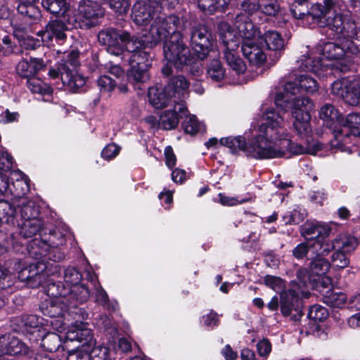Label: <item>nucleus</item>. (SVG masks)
Instances as JSON below:
<instances>
[{"mask_svg":"<svg viewBox=\"0 0 360 360\" xmlns=\"http://www.w3.org/2000/svg\"><path fill=\"white\" fill-rule=\"evenodd\" d=\"M161 7L167 5V0H140L133 6L131 18L138 25H146L156 16V10L153 4Z\"/></svg>","mask_w":360,"mask_h":360,"instance_id":"2eb2a0df","label":"nucleus"},{"mask_svg":"<svg viewBox=\"0 0 360 360\" xmlns=\"http://www.w3.org/2000/svg\"><path fill=\"white\" fill-rule=\"evenodd\" d=\"M180 20L176 15L156 16L152 21L150 29L140 39L146 46L153 48L165 39L169 34H176L179 32Z\"/></svg>","mask_w":360,"mask_h":360,"instance_id":"423d86ee","label":"nucleus"},{"mask_svg":"<svg viewBox=\"0 0 360 360\" xmlns=\"http://www.w3.org/2000/svg\"><path fill=\"white\" fill-rule=\"evenodd\" d=\"M283 219L285 224H296L304 219V214L300 211L294 210L292 212H286L283 215Z\"/></svg>","mask_w":360,"mask_h":360,"instance_id":"0e129e2a","label":"nucleus"},{"mask_svg":"<svg viewBox=\"0 0 360 360\" xmlns=\"http://www.w3.org/2000/svg\"><path fill=\"white\" fill-rule=\"evenodd\" d=\"M164 56L168 63L176 69L197 64V59L191 56L190 50L184 44L179 32L171 36V39L165 43Z\"/></svg>","mask_w":360,"mask_h":360,"instance_id":"9d476101","label":"nucleus"},{"mask_svg":"<svg viewBox=\"0 0 360 360\" xmlns=\"http://www.w3.org/2000/svg\"><path fill=\"white\" fill-rule=\"evenodd\" d=\"M73 28L65 19H56L49 22L44 30L37 34L41 38V41L46 45H50L55 39L56 41H64L66 37V32Z\"/></svg>","mask_w":360,"mask_h":360,"instance_id":"dca6fc26","label":"nucleus"},{"mask_svg":"<svg viewBox=\"0 0 360 360\" xmlns=\"http://www.w3.org/2000/svg\"><path fill=\"white\" fill-rule=\"evenodd\" d=\"M64 280L72 292H79L77 299L83 302L89 297V291L84 285H79L81 280L80 274L74 268H68L65 270Z\"/></svg>","mask_w":360,"mask_h":360,"instance_id":"4be33fe9","label":"nucleus"},{"mask_svg":"<svg viewBox=\"0 0 360 360\" xmlns=\"http://www.w3.org/2000/svg\"><path fill=\"white\" fill-rule=\"evenodd\" d=\"M339 129L343 130L342 137L339 138V142L342 145V150H340L350 153L351 150L345 146V142L348 139L349 133L355 136H360V114H349L345 119L343 118Z\"/></svg>","mask_w":360,"mask_h":360,"instance_id":"412c9836","label":"nucleus"},{"mask_svg":"<svg viewBox=\"0 0 360 360\" xmlns=\"http://www.w3.org/2000/svg\"><path fill=\"white\" fill-rule=\"evenodd\" d=\"M349 264V259L347 257V254L335 250L331 257L330 266L335 269H344L348 266Z\"/></svg>","mask_w":360,"mask_h":360,"instance_id":"6e6d98bb","label":"nucleus"},{"mask_svg":"<svg viewBox=\"0 0 360 360\" xmlns=\"http://www.w3.org/2000/svg\"><path fill=\"white\" fill-rule=\"evenodd\" d=\"M262 123L257 127V134L246 143L243 136L227 137L220 140V144L229 148L232 152L237 150L244 151L247 155L256 159L264 160L266 158L278 156L280 150L275 148L276 135L279 134L276 127H266V122L261 119Z\"/></svg>","mask_w":360,"mask_h":360,"instance_id":"7ed1b4c3","label":"nucleus"},{"mask_svg":"<svg viewBox=\"0 0 360 360\" xmlns=\"http://www.w3.org/2000/svg\"><path fill=\"white\" fill-rule=\"evenodd\" d=\"M27 88L32 92L42 96H49L53 92L52 87L39 78L32 77L27 82Z\"/></svg>","mask_w":360,"mask_h":360,"instance_id":"79ce46f5","label":"nucleus"},{"mask_svg":"<svg viewBox=\"0 0 360 360\" xmlns=\"http://www.w3.org/2000/svg\"><path fill=\"white\" fill-rule=\"evenodd\" d=\"M241 49L244 56L252 65L261 66L266 62V55L257 44V40L242 42Z\"/></svg>","mask_w":360,"mask_h":360,"instance_id":"b1692460","label":"nucleus"},{"mask_svg":"<svg viewBox=\"0 0 360 360\" xmlns=\"http://www.w3.org/2000/svg\"><path fill=\"white\" fill-rule=\"evenodd\" d=\"M44 66L41 59L30 58V60H22L17 65L16 70L18 75L22 77H30L36 75Z\"/></svg>","mask_w":360,"mask_h":360,"instance_id":"2f4dec72","label":"nucleus"},{"mask_svg":"<svg viewBox=\"0 0 360 360\" xmlns=\"http://www.w3.org/2000/svg\"><path fill=\"white\" fill-rule=\"evenodd\" d=\"M309 245L310 243L308 242H307V243L299 244L293 250V255L297 259H302L307 255V252L310 251L313 252V250Z\"/></svg>","mask_w":360,"mask_h":360,"instance_id":"774afa93","label":"nucleus"},{"mask_svg":"<svg viewBox=\"0 0 360 360\" xmlns=\"http://www.w3.org/2000/svg\"><path fill=\"white\" fill-rule=\"evenodd\" d=\"M13 166V158L4 151L0 152V195H7L9 182L8 177L5 173Z\"/></svg>","mask_w":360,"mask_h":360,"instance_id":"7c9ffc66","label":"nucleus"},{"mask_svg":"<svg viewBox=\"0 0 360 360\" xmlns=\"http://www.w3.org/2000/svg\"><path fill=\"white\" fill-rule=\"evenodd\" d=\"M345 92L344 100L351 105H357L360 103V79H352L349 89Z\"/></svg>","mask_w":360,"mask_h":360,"instance_id":"a19ab883","label":"nucleus"},{"mask_svg":"<svg viewBox=\"0 0 360 360\" xmlns=\"http://www.w3.org/2000/svg\"><path fill=\"white\" fill-rule=\"evenodd\" d=\"M120 148L115 143L107 145L102 150L101 155L103 158L110 160L115 158L120 153Z\"/></svg>","mask_w":360,"mask_h":360,"instance_id":"69168bd1","label":"nucleus"},{"mask_svg":"<svg viewBox=\"0 0 360 360\" xmlns=\"http://www.w3.org/2000/svg\"><path fill=\"white\" fill-rule=\"evenodd\" d=\"M14 47L11 37L0 32V68L2 66V58L11 54L14 51Z\"/></svg>","mask_w":360,"mask_h":360,"instance_id":"de8ad7c7","label":"nucleus"},{"mask_svg":"<svg viewBox=\"0 0 360 360\" xmlns=\"http://www.w3.org/2000/svg\"><path fill=\"white\" fill-rule=\"evenodd\" d=\"M77 341L79 342L89 343L92 341L96 342L92 338L91 330L88 328L87 323L82 321H75L68 326L65 333L63 349H68V342Z\"/></svg>","mask_w":360,"mask_h":360,"instance_id":"aec40b11","label":"nucleus"},{"mask_svg":"<svg viewBox=\"0 0 360 360\" xmlns=\"http://www.w3.org/2000/svg\"><path fill=\"white\" fill-rule=\"evenodd\" d=\"M47 275L46 272H40L36 273L34 275L28 276L27 278L30 280L33 287H37L44 283L49 284L48 294L54 297V299L47 301L46 304H43L41 306V309L45 315L50 317H58L63 315V311L66 309L64 297L68 293L65 290L54 292L53 288L56 287V285L51 283V280L47 279Z\"/></svg>","mask_w":360,"mask_h":360,"instance_id":"6e6552de","label":"nucleus"},{"mask_svg":"<svg viewBox=\"0 0 360 360\" xmlns=\"http://www.w3.org/2000/svg\"><path fill=\"white\" fill-rule=\"evenodd\" d=\"M103 16L101 6L91 0H82L78 6V13H72L66 21L72 27L89 28L96 25L98 18Z\"/></svg>","mask_w":360,"mask_h":360,"instance_id":"9b49d317","label":"nucleus"},{"mask_svg":"<svg viewBox=\"0 0 360 360\" xmlns=\"http://www.w3.org/2000/svg\"><path fill=\"white\" fill-rule=\"evenodd\" d=\"M300 295L307 296L304 290H289L281 293V311L283 316H289L298 301Z\"/></svg>","mask_w":360,"mask_h":360,"instance_id":"c756f323","label":"nucleus"},{"mask_svg":"<svg viewBox=\"0 0 360 360\" xmlns=\"http://www.w3.org/2000/svg\"><path fill=\"white\" fill-rule=\"evenodd\" d=\"M207 73L208 77L215 82H219L225 77V70L218 60H214L209 65Z\"/></svg>","mask_w":360,"mask_h":360,"instance_id":"8fccbe9b","label":"nucleus"},{"mask_svg":"<svg viewBox=\"0 0 360 360\" xmlns=\"http://www.w3.org/2000/svg\"><path fill=\"white\" fill-rule=\"evenodd\" d=\"M14 36L18 39L20 46L25 49H34L39 46V41L25 34L20 30L14 31Z\"/></svg>","mask_w":360,"mask_h":360,"instance_id":"3c124183","label":"nucleus"},{"mask_svg":"<svg viewBox=\"0 0 360 360\" xmlns=\"http://www.w3.org/2000/svg\"><path fill=\"white\" fill-rule=\"evenodd\" d=\"M326 7H327L326 6ZM326 9L324 7L319 4H314L311 7L310 11L308 13L301 12L295 7L292 10V13L295 18L306 20L307 22H310L312 20L314 23H316L320 27H325L327 16H326Z\"/></svg>","mask_w":360,"mask_h":360,"instance_id":"5701e85b","label":"nucleus"},{"mask_svg":"<svg viewBox=\"0 0 360 360\" xmlns=\"http://www.w3.org/2000/svg\"><path fill=\"white\" fill-rule=\"evenodd\" d=\"M12 184H9L6 195L13 196V204L21 201H26V193L30 190L28 177L20 170H14L11 172Z\"/></svg>","mask_w":360,"mask_h":360,"instance_id":"a211bd4d","label":"nucleus"},{"mask_svg":"<svg viewBox=\"0 0 360 360\" xmlns=\"http://www.w3.org/2000/svg\"><path fill=\"white\" fill-rule=\"evenodd\" d=\"M148 96L149 103L158 109L174 105V98L165 87L155 86L149 88Z\"/></svg>","mask_w":360,"mask_h":360,"instance_id":"a878e982","label":"nucleus"},{"mask_svg":"<svg viewBox=\"0 0 360 360\" xmlns=\"http://www.w3.org/2000/svg\"><path fill=\"white\" fill-rule=\"evenodd\" d=\"M96 342L92 341L89 343H83L80 347L75 350L68 349L67 360H90V353H96Z\"/></svg>","mask_w":360,"mask_h":360,"instance_id":"c9c22d12","label":"nucleus"},{"mask_svg":"<svg viewBox=\"0 0 360 360\" xmlns=\"http://www.w3.org/2000/svg\"><path fill=\"white\" fill-rule=\"evenodd\" d=\"M14 205L20 209V221L39 218V208L33 201L26 200Z\"/></svg>","mask_w":360,"mask_h":360,"instance_id":"4c0bfd02","label":"nucleus"},{"mask_svg":"<svg viewBox=\"0 0 360 360\" xmlns=\"http://www.w3.org/2000/svg\"><path fill=\"white\" fill-rule=\"evenodd\" d=\"M358 243V240L354 236L341 234L338 236L333 241H318L314 243L312 248L319 255H328L332 250H338L348 254L356 249Z\"/></svg>","mask_w":360,"mask_h":360,"instance_id":"f8f14e48","label":"nucleus"},{"mask_svg":"<svg viewBox=\"0 0 360 360\" xmlns=\"http://www.w3.org/2000/svg\"><path fill=\"white\" fill-rule=\"evenodd\" d=\"M134 51H127L125 56H129L130 69L128 77L136 82H146L148 79L147 71L150 66V55L143 49L148 47L137 37H133Z\"/></svg>","mask_w":360,"mask_h":360,"instance_id":"0eeeda50","label":"nucleus"},{"mask_svg":"<svg viewBox=\"0 0 360 360\" xmlns=\"http://www.w3.org/2000/svg\"><path fill=\"white\" fill-rule=\"evenodd\" d=\"M12 284V275L10 271L0 264V291L10 287Z\"/></svg>","mask_w":360,"mask_h":360,"instance_id":"e2e57ef3","label":"nucleus"},{"mask_svg":"<svg viewBox=\"0 0 360 360\" xmlns=\"http://www.w3.org/2000/svg\"><path fill=\"white\" fill-rule=\"evenodd\" d=\"M211 32L205 26H198L195 27L191 34V41L192 46L198 41H200L204 37H210Z\"/></svg>","mask_w":360,"mask_h":360,"instance_id":"bf43d9fd","label":"nucleus"},{"mask_svg":"<svg viewBox=\"0 0 360 360\" xmlns=\"http://www.w3.org/2000/svg\"><path fill=\"white\" fill-rule=\"evenodd\" d=\"M185 104L184 101L174 100L172 110H167L161 115L160 118V127L167 130L174 129L179 124V117L178 113H184Z\"/></svg>","mask_w":360,"mask_h":360,"instance_id":"393cba45","label":"nucleus"},{"mask_svg":"<svg viewBox=\"0 0 360 360\" xmlns=\"http://www.w3.org/2000/svg\"><path fill=\"white\" fill-rule=\"evenodd\" d=\"M262 40L269 50L275 52L276 57L278 59L285 46L284 40L280 34L276 31L269 30L264 33Z\"/></svg>","mask_w":360,"mask_h":360,"instance_id":"473e14b6","label":"nucleus"},{"mask_svg":"<svg viewBox=\"0 0 360 360\" xmlns=\"http://www.w3.org/2000/svg\"><path fill=\"white\" fill-rule=\"evenodd\" d=\"M259 11L267 15H274L279 10L276 0H259Z\"/></svg>","mask_w":360,"mask_h":360,"instance_id":"5fc2aeb1","label":"nucleus"},{"mask_svg":"<svg viewBox=\"0 0 360 360\" xmlns=\"http://www.w3.org/2000/svg\"><path fill=\"white\" fill-rule=\"evenodd\" d=\"M324 3L327 6L325 26L335 32L334 37L339 41L356 37L357 29L354 22L342 13L345 8L344 4L340 0H324Z\"/></svg>","mask_w":360,"mask_h":360,"instance_id":"20e7f679","label":"nucleus"},{"mask_svg":"<svg viewBox=\"0 0 360 360\" xmlns=\"http://www.w3.org/2000/svg\"><path fill=\"white\" fill-rule=\"evenodd\" d=\"M42 6L51 13L59 15L65 20L73 13L69 0H42Z\"/></svg>","mask_w":360,"mask_h":360,"instance_id":"c85d7f7f","label":"nucleus"},{"mask_svg":"<svg viewBox=\"0 0 360 360\" xmlns=\"http://www.w3.org/2000/svg\"><path fill=\"white\" fill-rule=\"evenodd\" d=\"M41 346L51 352H56L63 347L61 337L56 333H49L41 339Z\"/></svg>","mask_w":360,"mask_h":360,"instance_id":"37998d69","label":"nucleus"},{"mask_svg":"<svg viewBox=\"0 0 360 360\" xmlns=\"http://www.w3.org/2000/svg\"><path fill=\"white\" fill-rule=\"evenodd\" d=\"M109 6L115 13L122 15L127 13L129 0H109Z\"/></svg>","mask_w":360,"mask_h":360,"instance_id":"052dcab7","label":"nucleus"},{"mask_svg":"<svg viewBox=\"0 0 360 360\" xmlns=\"http://www.w3.org/2000/svg\"><path fill=\"white\" fill-rule=\"evenodd\" d=\"M188 86L186 79L184 76L178 75L172 77L165 87L172 94L174 101H183L181 98L187 94Z\"/></svg>","mask_w":360,"mask_h":360,"instance_id":"cd10ccee","label":"nucleus"},{"mask_svg":"<svg viewBox=\"0 0 360 360\" xmlns=\"http://www.w3.org/2000/svg\"><path fill=\"white\" fill-rule=\"evenodd\" d=\"M340 42V45L333 42L320 44L316 49L323 58L316 60L303 55L297 60L298 67L321 77L333 75V69L347 71L353 61L352 56L358 54L359 49L351 39H342Z\"/></svg>","mask_w":360,"mask_h":360,"instance_id":"f03ea898","label":"nucleus"},{"mask_svg":"<svg viewBox=\"0 0 360 360\" xmlns=\"http://www.w3.org/2000/svg\"><path fill=\"white\" fill-rule=\"evenodd\" d=\"M241 9L249 15H252L259 11V1L243 0L240 3Z\"/></svg>","mask_w":360,"mask_h":360,"instance_id":"338daca9","label":"nucleus"},{"mask_svg":"<svg viewBox=\"0 0 360 360\" xmlns=\"http://www.w3.org/2000/svg\"><path fill=\"white\" fill-rule=\"evenodd\" d=\"M235 27L243 38V42L257 40V31L248 16L238 14L235 19Z\"/></svg>","mask_w":360,"mask_h":360,"instance_id":"bb28decb","label":"nucleus"},{"mask_svg":"<svg viewBox=\"0 0 360 360\" xmlns=\"http://www.w3.org/2000/svg\"><path fill=\"white\" fill-rule=\"evenodd\" d=\"M265 285L276 292L282 290L284 288L283 281L277 276L267 275L264 278Z\"/></svg>","mask_w":360,"mask_h":360,"instance_id":"680f3d73","label":"nucleus"},{"mask_svg":"<svg viewBox=\"0 0 360 360\" xmlns=\"http://www.w3.org/2000/svg\"><path fill=\"white\" fill-rule=\"evenodd\" d=\"M97 82L101 93L110 94L116 86L115 82L106 75L101 76Z\"/></svg>","mask_w":360,"mask_h":360,"instance_id":"13d9d810","label":"nucleus"},{"mask_svg":"<svg viewBox=\"0 0 360 360\" xmlns=\"http://www.w3.org/2000/svg\"><path fill=\"white\" fill-rule=\"evenodd\" d=\"M43 222L40 218L22 220L19 224V234L23 238H30L37 235L42 229Z\"/></svg>","mask_w":360,"mask_h":360,"instance_id":"72a5a7b5","label":"nucleus"},{"mask_svg":"<svg viewBox=\"0 0 360 360\" xmlns=\"http://www.w3.org/2000/svg\"><path fill=\"white\" fill-rule=\"evenodd\" d=\"M328 316L326 308L319 304L313 305L309 310L308 316L316 321H323Z\"/></svg>","mask_w":360,"mask_h":360,"instance_id":"4d7b16f0","label":"nucleus"},{"mask_svg":"<svg viewBox=\"0 0 360 360\" xmlns=\"http://www.w3.org/2000/svg\"><path fill=\"white\" fill-rule=\"evenodd\" d=\"M63 72H60V78L64 86L70 90L76 91L82 87L86 80L84 77L78 74H73L69 70L63 68Z\"/></svg>","mask_w":360,"mask_h":360,"instance_id":"f704fd0d","label":"nucleus"},{"mask_svg":"<svg viewBox=\"0 0 360 360\" xmlns=\"http://www.w3.org/2000/svg\"><path fill=\"white\" fill-rule=\"evenodd\" d=\"M319 117L323 120L324 124L330 129L333 133L334 139L330 141L331 147L342 150V145L339 142V138L342 137L343 130L339 129V127H341L343 117L338 110L330 104H325L321 108Z\"/></svg>","mask_w":360,"mask_h":360,"instance_id":"4468645a","label":"nucleus"},{"mask_svg":"<svg viewBox=\"0 0 360 360\" xmlns=\"http://www.w3.org/2000/svg\"><path fill=\"white\" fill-rule=\"evenodd\" d=\"M19 2L18 11L30 18L37 19L40 17V11L36 6L39 0H17Z\"/></svg>","mask_w":360,"mask_h":360,"instance_id":"58836bf2","label":"nucleus"},{"mask_svg":"<svg viewBox=\"0 0 360 360\" xmlns=\"http://www.w3.org/2000/svg\"><path fill=\"white\" fill-rule=\"evenodd\" d=\"M229 0H198L199 8L206 13H212L215 11L223 10Z\"/></svg>","mask_w":360,"mask_h":360,"instance_id":"a18cd8bd","label":"nucleus"},{"mask_svg":"<svg viewBox=\"0 0 360 360\" xmlns=\"http://www.w3.org/2000/svg\"><path fill=\"white\" fill-rule=\"evenodd\" d=\"M215 46V41L210 35V37H204L192 46L193 51L196 54V57L199 60L205 58L209 53L213 49Z\"/></svg>","mask_w":360,"mask_h":360,"instance_id":"e433bc0d","label":"nucleus"},{"mask_svg":"<svg viewBox=\"0 0 360 360\" xmlns=\"http://www.w3.org/2000/svg\"><path fill=\"white\" fill-rule=\"evenodd\" d=\"M352 79L349 78H343L335 81L331 86V92L340 98H344L345 92L349 89Z\"/></svg>","mask_w":360,"mask_h":360,"instance_id":"603ef678","label":"nucleus"},{"mask_svg":"<svg viewBox=\"0 0 360 360\" xmlns=\"http://www.w3.org/2000/svg\"><path fill=\"white\" fill-rule=\"evenodd\" d=\"M311 288H316L323 294V292H326L327 290H331L332 279L330 277L326 275L319 277L310 278V280L307 281V287Z\"/></svg>","mask_w":360,"mask_h":360,"instance_id":"49530a36","label":"nucleus"},{"mask_svg":"<svg viewBox=\"0 0 360 360\" xmlns=\"http://www.w3.org/2000/svg\"><path fill=\"white\" fill-rule=\"evenodd\" d=\"M182 125L185 132L191 135H194L204 131L203 124L193 115H188L184 121Z\"/></svg>","mask_w":360,"mask_h":360,"instance_id":"09e8293b","label":"nucleus"},{"mask_svg":"<svg viewBox=\"0 0 360 360\" xmlns=\"http://www.w3.org/2000/svg\"><path fill=\"white\" fill-rule=\"evenodd\" d=\"M127 32L118 31L113 28H108L100 31L98 34V41L102 46H106L108 53L125 57L127 51H134V42Z\"/></svg>","mask_w":360,"mask_h":360,"instance_id":"1a4fd4ad","label":"nucleus"},{"mask_svg":"<svg viewBox=\"0 0 360 360\" xmlns=\"http://www.w3.org/2000/svg\"><path fill=\"white\" fill-rule=\"evenodd\" d=\"M28 347L25 345L24 342L20 341L18 338L11 335V340L8 347V354H27L28 353Z\"/></svg>","mask_w":360,"mask_h":360,"instance_id":"864d4df0","label":"nucleus"},{"mask_svg":"<svg viewBox=\"0 0 360 360\" xmlns=\"http://www.w3.org/2000/svg\"><path fill=\"white\" fill-rule=\"evenodd\" d=\"M316 255L317 257L311 262L309 271L305 269H300L297 271V276L301 286L307 287V281L310 280V278L324 276L330 269L329 262L321 257V255Z\"/></svg>","mask_w":360,"mask_h":360,"instance_id":"6ab92c4d","label":"nucleus"},{"mask_svg":"<svg viewBox=\"0 0 360 360\" xmlns=\"http://www.w3.org/2000/svg\"><path fill=\"white\" fill-rule=\"evenodd\" d=\"M330 231L331 228L328 224L319 221L306 222L301 229L302 236L310 243L314 254L317 253L312 246L318 241L326 242L325 239L329 236Z\"/></svg>","mask_w":360,"mask_h":360,"instance_id":"f3484780","label":"nucleus"},{"mask_svg":"<svg viewBox=\"0 0 360 360\" xmlns=\"http://www.w3.org/2000/svg\"><path fill=\"white\" fill-rule=\"evenodd\" d=\"M323 302L333 307L341 308L346 304L347 296L342 292H335L332 290L323 292Z\"/></svg>","mask_w":360,"mask_h":360,"instance_id":"ea45409f","label":"nucleus"},{"mask_svg":"<svg viewBox=\"0 0 360 360\" xmlns=\"http://www.w3.org/2000/svg\"><path fill=\"white\" fill-rule=\"evenodd\" d=\"M296 69H300L297 64L295 70L289 75V80L285 82L283 91L275 92L274 103L284 112L291 110L294 118L293 128L297 134H307L309 130L311 116L309 110L313 107L311 101L305 96L297 97L290 100L289 95H296L302 91L313 94L318 90L317 82L308 75L298 74Z\"/></svg>","mask_w":360,"mask_h":360,"instance_id":"f257e3e1","label":"nucleus"},{"mask_svg":"<svg viewBox=\"0 0 360 360\" xmlns=\"http://www.w3.org/2000/svg\"><path fill=\"white\" fill-rule=\"evenodd\" d=\"M15 206L13 202L8 201H0V224L2 223L10 224L13 221L15 217Z\"/></svg>","mask_w":360,"mask_h":360,"instance_id":"c03bdc74","label":"nucleus"},{"mask_svg":"<svg viewBox=\"0 0 360 360\" xmlns=\"http://www.w3.org/2000/svg\"><path fill=\"white\" fill-rule=\"evenodd\" d=\"M219 37L225 46L224 58L227 64L236 74H243L246 70V65L237 54L240 41L234 31L228 32Z\"/></svg>","mask_w":360,"mask_h":360,"instance_id":"ddd939ff","label":"nucleus"},{"mask_svg":"<svg viewBox=\"0 0 360 360\" xmlns=\"http://www.w3.org/2000/svg\"><path fill=\"white\" fill-rule=\"evenodd\" d=\"M262 120L266 122V127H276L278 134L274 147L280 150L278 156L266 158V159L280 158L285 156L288 152L292 155H301L306 153V147L292 143L288 137L286 129L283 127V117L277 112L274 108L263 107Z\"/></svg>","mask_w":360,"mask_h":360,"instance_id":"39448f33","label":"nucleus"}]
</instances>
